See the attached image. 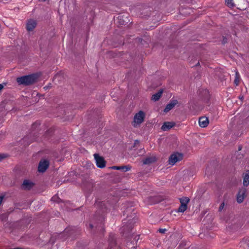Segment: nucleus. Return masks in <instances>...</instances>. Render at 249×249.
Segmentation results:
<instances>
[{"label":"nucleus","mask_w":249,"mask_h":249,"mask_svg":"<svg viewBox=\"0 0 249 249\" xmlns=\"http://www.w3.org/2000/svg\"><path fill=\"white\" fill-rule=\"evenodd\" d=\"M3 88V86L2 85L0 84V91L1 90V89Z\"/></svg>","instance_id":"cd10ccee"},{"label":"nucleus","mask_w":249,"mask_h":249,"mask_svg":"<svg viewBox=\"0 0 249 249\" xmlns=\"http://www.w3.org/2000/svg\"><path fill=\"white\" fill-rule=\"evenodd\" d=\"M174 125V124L172 122H165L161 126V129L163 131H167L171 128Z\"/></svg>","instance_id":"9d476101"},{"label":"nucleus","mask_w":249,"mask_h":249,"mask_svg":"<svg viewBox=\"0 0 249 249\" xmlns=\"http://www.w3.org/2000/svg\"><path fill=\"white\" fill-rule=\"evenodd\" d=\"M17 81L19 85H29L35 82L36 76L34 75L24 76L18 77Z\"/></svg>","instance_id":"f257e3e1"},{"label":"nucleus","mask_w":249,"mask_h":249,"mask_svg":"<svg viewBox=\"0 0 249 249\" xmlns=\"http://www.w3.org/2000/svg\"><path fill=\"white\" fill-rule=\"evenodd\" d=\"M36 26V22L33 19H30L26 24V28L28 31H32Z\"/></svg>","instance_id":"0eeeda50"},{"label":"nucleus","mask_w":249,"mask_h":249,"mask_svg":"<svg viewBox=\"0 0 249 249\" xmlns=\"http://www.w3.org/2000/svg\"><path fill=\"white\" fill-rule=\"evenodd\" d=\"M225 3L227 5L230 7L234 6V3L233 0H225Z\"/></svg>","instance_id":"f3484780"},{"label":"nucleus","mask_w":249,"mask_h":249,"mask_svg":"<svg viewBox=\"0 0 249 249\" xmlns=\"http://www.w3.org/2000/svg\"><path fill=\"white\" fill-rule=\"evenodd\" d=\"M189 201V199L187 197L182 198L180 199L181 204H182V205L184 204V205H187V204L188 203Z\"/></svg>","instance_id":"a211bd4d"},{"label":"nucleus","mask_w":249,"mask_h":249,"mask_svg":"<svg viewBox=\"0 0 249 249\" xmlns=\"http://www.w3.org/2000/svg\"><path fill=\"white\" fill-rule=\"evenodd\" d=\"M165 231H166L165 229H160V230H159L160 232L161 233H164Z\"/></svg>","instance_id":"b1692460"},{"label":"nucleus","mask_w":249,"mask_h":249,"mask_svg":"<svg viewBox=\"0 0 249 249\" xmlns=\"http://www.w3.org/2000/svg\"><path fill=\"white\" fill-rule=\"evenodd\" d=\"M240 81V78H238V77L237 78H235L234 80V83L237 86L239 84Z\"/></svg>","instance_id":"aec40b11"},{"label":"nucleus","mask_w":249,"mask_h":249,"mask_svg":"<svg viewBox=\"0 0 249 249\" xmlns=\"http://www.w3.org/2000/svg\"><path fill=\"white\" fill-rule=\"evenodd\" d=\"M112 169H115V170H122L124 171H127L130 170V167L128 166H112L111 167Z\"/></svg>","instance_id":"2eb2a0df"},{"label":"nucleus","mask_w":249,"mask_h":249,"mask_svg":"<svg viewBox=\"0 0 249 249\" xmlns=\"http://www.w3.org/2000/svg\"><path fill=\"white\" fill-rule=\"evenodd\" d=\"M240 78V75H239V73L238 71H236L235 72V78Z\"/></svg>","instance_id":"5701e85b"},{"label":"nucleus","mask_w":249,"mask_h":249,"mask_svg":"<svg viewBox=\"0 0 249 249\" xmlns=\"http://www.w3.org/2000/svg\"><path fill=\"white\" fill-rule=\"evenodd\" d=\"M209 124V120L206 117H201L199 120V124L201 127H206Z\"/></svg>","instance_id":"1a4fd4ad"},{"label":"nucleus","mask_w":249,"mask_h":249,"mask_svg":"<svg viewBox=\"0 0 249 249\" xmlns=\"http://www.w3.org/2000/svg\"><path fill=\"white\" fill-rule=\"evenodd\" d=\"M243 184L245 186H247L249 184V172L246 171L245 173L243 178Z\"/></svg>","instance_id":"ddd939ff"},{"label":"nucleus","mask_w":249,"mask_h":249,"mask_svg":"<svg viewBox=\"0 0 249 249\" xmlns=\"http://www.w3.org/2000/svg\"><path fill=\"white\" fill-rule=\"evenodd\" d=\"M127 20H128L126 18L125 20H123L122 21H119V23L120 24L122 25L125 24L127 22Z\"/></svg>","instance_id":"6ab92c4d"},{"label":"nucleus","mask_w":249,"mask_h":249,"mask_svg":"<svg viewBox=\"0 0 249 249\" xmlns=\"http://www.w3.org/2000/svg\"><path fill=\"white\" fill-rule=\"evenodd\" d=\"M187 209V205L184 204H181L179 206L178 212H184Z\"/></svg>","instance_id":"dca6fc26"},{"label":"nucleus","mask_w":249,"mask_h":249,"mask_svg":"<svg viewBox=\"0 0 249 249\" xmlns=\"http://www.w3.org/2000/svg\"><path fill=\"white\" fill-rule=\"evenodd\" d=\"M145 117V113L142 110L139 111L138 113H136L134 116L133 121L132 124L134 127H137L143 122Z\"/></svg>","instance_id":"f03ea898"},{"label":"nucleus","mask_w":249,"mask_h":249,"mask_svg":"<svg viewBox=\"0 0 249 249\" xmlns=\"http://www.w3.org/2000/svg\"><path fill=\"white\" fill-rule=\"evenodd\" d=\"M59 76H60V75L58 74L56 75L54 77V80H56V79L58 78Z\"/></svg>","instance_id":"bb28decb"},{"label":"nucleus","mask_w":249,"mask_h":249,"mask_svg":"<svg viewBox=\"0 0 249 249\" xmlns=\"http://www.w3.org/2000/svg\"><path fill=\"white\" fill-rule=\"evenodd\" d=\"M182 154L179 153H175L170 157L169 159V163L173 165L178 161L181 160L182 159Z\"/></svg>","instance_id":"7ed1b4c3"},{"label":"nucleus","mask_w":249,"mask_h":249,"mask_svg":"<svg viewBox=\"0 0 249 249\" xmlns=\"http://www.w3.org/2000/svg\"><path fill=\"white\" fill-rule=\"evenodd\" d=\"M34 185L32 182L29 180H25L22 184V187L25 189L29 190L31 189Z\"/></svg>","instance_id":"9b49d317"},{"label":"nucleus","mask_w":249,"mask_h":249,"mask_svg":"<svg viewBox=\"0 0 249 249\" xmlns=\"http://www.w3.org/2000/svg\"><path fill=\"white\" fill-rule=\"evenodd\" d=\"M246 190L245 188L239 190L237 196V201L239 203H242L246 196Z\"/></svg>","instance_id":"423d86ee"},{"label":"nucleus","mask_w":249,"mask_h":249,"mask_svg":"<svg viewBox=\"0 0 249 249\" xmlns=\"http://www.w3.org/2000/svg\"><path fill=\"white\" fill-rule=\"evenodd\" d=\"M163 93V90L160 89L157 93L153 94L151 97V100L154 101H158L161 97Z\"/></svg>","instance_id":"f8f14e48"},{"label":"nucleus","mask_w":249,"mask_h":249,"mask_svg":"<svg viewBox=\"0 0 249 249\" xmlns=\"http://www.w3.org/2000/svg\"><path fill=\"white\" fill-rule=\"evenodd\" d=\"M156 160V158L155 156L149 157L146 158L143 160V164H147L154 162Z\"/></svg>","instance_id":"4468645a"},{"label":"nucleus","mask_w":249,"mask_h":249,"mask_svg":"<svg viewBox=\"0 0 249 249\" xmlns=\"http://www.w3.org/2000/svg\"><path fill=\"white\" fill-rule=\"evenodd\" d=\"M178 104V101L176 100H171L170 102L167 105L165 109H164V112L167 113L173 109L175 106Z\"/></svg>","instance_id":"6e6552de"},{"label":"nucleus","mask_w":249,"mask_h":249,"mask_svg":"<svg viewBox=\"0 0 249 249\" xmlns=\"http://www.w3.org/2000/svg\"><path fill=\"white\" fill-rule=\"evenodd\" d=\"M124 16H119L118 17V20H121L122 19V18H123Z\"/></svg>","instance_id":"393cba45"},{"label":"nucleus","mask_w":249,"mask_h":249,"mask_svg":"<svg viewBox=\"0 0 249 249\" xmlns=\"http://www.w3.org/2000/svg\"><path fill=\"white\" fill-rule=\"evenodd\" d=\"M3 199V196H0V205L1 204Z\"/></svg>","instance_id":"a878e982"},{"label":"nucleus","mask_w":249,"mask_h":249,"mask_svg":"<svg viewBox=\"0 0 249 249\" xmlns=\"http://www.w3.org/2000/svg\"><path fill=\"white\" fill-rule=\"evenodd\" d=\"M224 205H225V204H224V203H223H223H222L220 204V206H219V211H221V210L223 209V208H224Z\"/></svg>","instance_id":"412c9836"},{"label":"nucleus","mask_w":249,"mask_h":249,"mask_svg":"<svg viewBox=\"0 0 249 249\" xmlns=\"http://www.w3.org/2000/svg\"><path fill=\"white\" fill-rule=\"evenodd\" d=\"M6 157V155L5 154H0V161H1L2 160L4 159Z\"/></svg>","instance_id":"4be33fe9"},{"label":"nucleus","mask_w":249,"mask_h":249,"mask_svg":"<svg viewBox=\"0 0 249 249\" xmlns=\"http://www.w3.org/2000/svg\"><path fill=\"white\" fill-rule=\"evenodd\" d=\"M49 165V162L47 160H42L40 161L38 166V171L39 172L43 173L44 172Z\"/></svg>","instance_id":"20e7f679"},{"label":"nucleus","mask_w":249,"mask_h":249,"mask_svg":"<svg viewBox=\"0 0 249 249\" xmlns=\"http://www.w3.org/2000/svg\"><path fill=\"white\" fill-rule=\"evenodd\" d=\"M94 157L97 167L101 168L105 167L106 162L103 157L100 156L98 154H94Z\"/></svg>","instance_id":"39448f33"}]
</instances>
